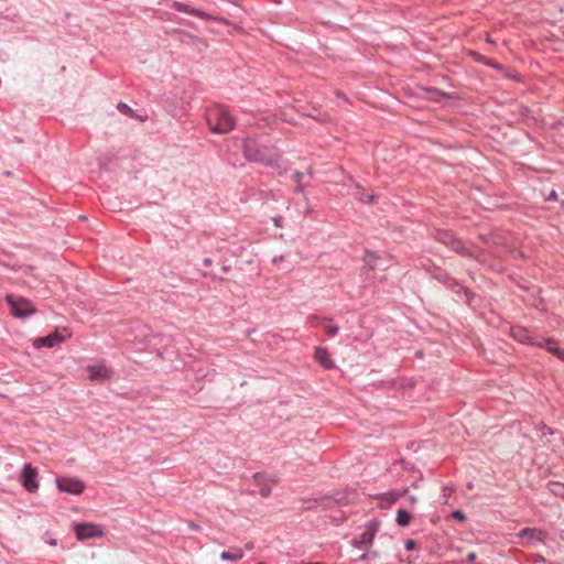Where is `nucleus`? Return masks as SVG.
<instances>
[{
  "mask_svg": "<svg viewBox=\"0 0 564 564\" xmlns=\"http://www.w3.org/2000/svg\"><path fill=\"white\" fill-rule=\"evenodd\" d=\"M252 480H253L254 485L260 488L259 494L263 498H267L270 496L271 487H272V485H274L276 482L275 476L269 475L265 473H256L252 476Z\"/></svg>",
  "mask_w": 564,
  "mask_h": 564,
  "instance_id": "nucleus-9",
  "label": "nucleus"
},
{
  "mask_svg": "<svg viewBox=\"0 0 564 564\" xmlns=\"http://www.w3.org/2000/svg\"><path fill=\"white\" fill-rule=\"evenodd\" d=\"M253 547L252 543L247 544V549L251 550Z\"/></svg>",
  "mask_w": 564,
  "mask_h": 564,
  "instance_id": "nucleus-40",
  "label": "nucleus"
},
{
  "mask_svg": "<svg viewBox=\"0 0 564 564\" xmlns=\"http://www.w3.org/2000/svg\"><path fill=\"white\" fill-rule=\"evenodd\" d=\"M398 499H399V494L391 491V492L384 494L378 498V500H379L378 506L382 509L390 508L393 503L397 502Z\"/></svg>",
  "mask_w": 564,
  "mask_h": 564,
  "instance_id": "nucleus-17",
  "label": "nucleus"
},
{
  "mask_svg": "<svg viewBox=\"0 0 564 564\" xmlns=\"http://www.w3.org/2000/svg\"><path fill=\"white\" fill-rule=\"evenodd\" d=\"M378 528L379 523L377 521H369L366 525V530L352 541V544L358 549H366L371 545Z\"/></svg>",
  "mask_w": 564,
  "mask_h": 564,
  "instance_id": "nucleus-8",
  "label": "nucleus"
},
{
  "mask_svg": "<svg viewBox=\"0 0 564 564\" xmlns=\"http://www.w3.org/2000/svg\"><path fill=\"white\" fill-rule=\"evenodd\" d=\"M273 221L276 227H282V218L281 217L273 218Z\"/></svg>",
  "mask_w": 564,
  "mask_h": 564,
  "instance_id": "nucleus-33",
  "label": "nucleus"
},
{
  "mask_svg": "<svg viewBox=\"0 0 564 564\" xmlns=\"http://www.w3.org/2000/svg\"><path fill=\"white\" fill-rule=\"evenodd\" d=\"M117 109L118 111L126 116V117H129V118H132V119H135L138 121H145L148 119V115L147 113H141V112H138V111H134L129 105H127L126 102H119L117 105Z\"/></svg>",
  "mask_w": 564,
  "mask_h": 564,
  "instance_id": "nucleus-16",
  "label": "nucleus"
},
{
  "mask_svg": "<svg viewBox=\"0 0 564 564\" xmlns=\"http://www.w3.org/2000/svg\"><path fill=\"white\" fill-rule=\"evenodd\" d=\"M547 489L551 494L564 500V482L550 481L547 484Z\"/></svg>",
  "mask_w": 564,
  "mask_h": 564,
  "instance_id": "nucleus-19",
  "label": "nucleus"
},
{
  "mask_svg": "<svg viewBox=\"0 0 564 564\" xmlns=\"http://www.w3.org/2000/svg\"><path fill=\"white\" fill-rule=\"evenodd\" d=\"M295 192L296 193H303L304 192V185L302 183H296Z\"/></svg>",
  "mask_w": 564,
  "mask_h": 564,
  "instance_id": "nucleus-32",
  "label": "nucleus"
},
{
  "mask_svg": "<svg viewBox=\"0 0 564 564\" xmlns=\"http://www.w3.org/2000/svg\"><path fill=\"white\" fill-rule=\"evenodd\" d=\"M243 557V552L239 547H235L230 551H224L220 554V558L224 561H239Z\"/></svg>",
  "mask_w": 564,
  "mask_h": 564,
  "instance_id": "nucleus-18",
  "label": "nucleus"
},
{
  "mask_svg": "<svg viewBox=\"0 0 564 564\" xmlns=\"http://www.w3.org/2000/svg\"><path fill=\"white\" fill-rule=\"evenodd\" d=\"M426 93H427L429 95L434 94V91H432V90H425V94H426Z\"/></svg>",
  "mask_w": 564,
  "mask_h": 564,
  "instance_id": "nucleus-42",
  "label": "nucleus"
},
{
  "mask_svg": "<svg viewBox=\"0 0 564 564\" xmlns=\"http://www.w3.org/2000/svg\"><path fill=\"white\" fill-rule=\"evenodd\" d=\"M301 564H325V563H322V562H308V563H304V562H302Z\"/></svg>",
  "mask_w": 564,
  "mask_h": 564,
  "instance_id": "nucleus-39",
  "label": "nucleus"
},
{
  "mask_svg": "<svg viewBox=\"0 0 564 564\" xmlns=\"http://www.w3.org/2000/svg\"><path fill=\"white\" fill-rule=\"evenodd\" d=\"M203 263H204V265H205V267H210V265H212V263H213V261H212V259H209V258H205V259L203 260Z\"/></svg>",
  "mask_w": 564,
  "mask_h": 564,
  "instance_id": "nucleus-35",
  "label": "nucleus"
},
{
  "mask_svg": "<svg viewBox=\"0 0 564 564\" xmlns=\"http://www.w3.org/2000/svg\"><path fill=\"white\" fill-rule=\"evenodd\" d=\"M45 542L52 546H56L57 545V540L56 539H53V538H50V539H45Z\"/></svg>",
  "mask_w": 564,
  "mask_h": 564,
  "instance_id": "nucleus-31",
  "label": "nucleus"
},
{
  "mask_svg": "<svg viewBox=\"0 0 564 564\" xmlns=\"http://www.w3.org/2000/svg\"><path fill=\"white\" fill-rule=\"evenodd\" d=\"M314 359L316 360V362H318L322 367L326 369H333L335 367V364L328 350L325 347H315Z\"/></svg>",
  "mask_w": 564,
  "mask_h": 564,
  "instance_id": "nucleus-14",
  "label": "nucleus"
},
{
  "mask_svg": "<svg viewBox=\"0 0 564 564\" xmlns=\"http://www.w3.org/2000/svg\"><path fill=\"white\" fill-rule=\"evenodd\" d=\"M533 561H534L535 564H544L545 563L544 557L541 556V555H535Z\"/></svg>",
  "mask_w": 564,
  "mask_h": 564,
  "instance_id": "nucleus-29",
  "label": "nucleus"
},
{
  "mask_svg": "<svg viewBox=\"0 0 564 564\" xmlns=\"http://www.w3.org/2000/svg\"><path fill=\"white\" fill-rule=\"evenodd\" d=\"M475 558H476V554H475V553H469V554H468V556H467V561H468L469 563L474 562V561H475Z\"/></svg>",
  "mask_w": 564,
  "mask_h": 564,
  "instance_id": "nucleus-36",
  "label": "nucleus"
},
{
  "mask_svg": "<svg viewBox=\"0 0 564 564\" xmlns=\"http://www.w3.org/2000/svg\"><path fill=\"white\" fill-rule=\"evenodd\" d=\"M377 256L373 252H367L364 261L372 269L376 265Z\"/></svg>",
  "mask_w": 564,
  "mask_h": 564,
  "instance_id": "nucleus-23",
  "label": "nucleus"
},
{
  "mask_svg": "<svg viewBox=\"0 0 564 564\" xmlns=\"http://www.w3.org/2000/svg\"><path fill=\"white\" fill-rule=\"evenodd\" d=\"M74 530L76 538L80 541L104 535V530L100 525L88 522L76 524Z\"/></svg>",
  "mask_w": 564,
  "mask_h": 564,
  "instance_id": "nucleus-6",
  "label": "nucleus"
},
{
  "mask_svg": "<svg viewBox=\"0 0 564 564\" xmlns=\"http://www.w3.org/2000/svg\"><path fill=\"white\" fill-rule=\"evenodd\" d=\"M56 485L59 491L72 495H80L85 489V484L74 477H58Z\"/></svg>",
  "mask_w": 564,
  "mask_h": 564,
  "instance_id": "nucleus-5",
  "label": "nucleus"
},
{
  "mask_svg": "<svg viewBox=\"0 0 564 564\" xmlns=\"http://www.w3.org/2000/svg\"><path fill=\"white\" fill-rule=\"evenodd\" d=\"M405 549L408 551H412V550L416 549V542L413 541V540H406L405 541Z\"/></svg>",
  "mask_w": 564,
  "mask_h": 564,
  "instance_id": "nucleus-27",
  "label": "nucleus"
},
{
  "mask_svg": "<svg viewBox=\"0 0 564 564\" xmlns=\"http://www.w3.org/2000/svg\"><path fill=\"white\" fill-rule=\"evenodd\" d=\"M555 198H556V193L554 191H552L547 199H555Z\"/></svg>",
  "mask_w": 564,
  "mask_h": 564,
  "instance_id": "nucleus-38",
  "label": "nucleus"
},
{
  "mask_svg": "<svg viewBox=\"0 0 564 564\" xmlns=\"http://www.w3.org/2000/svg\"><path fill=\"white\" fill-rule=\"evenodd\" d=\"M69 336L70 333L66 328H64L62 332L56 330L47 336L37 338L35 346L53 348L54 346L63 343Z\"/></svg>",
  "mask_w": 564,
  "mask_h": 564,
  "instance_id": "nucleus-10",
  "label": "nucleus"
},
{
  "mask_svg": "<svg viewBox=\"0 0 564 564\" xmlns=\"http://www.w3.org/2000/svg\"><path fill=\"white\" fill-rule=\"evenodd\" d=\"M223 271L228 272V271H229V268H228V267H224V268H223Z\"/></svg>",
  "mask_w": 564,
  "mask_h": 564,
  "instance_id": "nucleus-41",
  "label": "nucleus"
},
{
  "mask_svg": "<svg viewBox=\"0 0 564 564\" xmlns=\"http://www.w3.org/2000/svg\"><path fill=\"white\" fill-rule=\"evenodd\" d=\"M410 520L411 514L409 511H406L405 509L398 510L395 521L400 527H406L410 523Z\"/></svg>",
  "mask_w": 564,
  "mask_h": 564,
  "instance_id": "nucleus-20",
  "label": "nucleus"
},
{
  "mask_svg": "<svg viewBox=\"0 0 564 564\" xmlns=\"http://www.w3.org/2000/svg\"><path fill=\"white\" fill-rule=\"evenodd\" d=\"M545 532L540 529H533V528H524L519 532V536L528 544H535L539 542H543L545 538Z\"/></svg>",
  "mask_w": 564,
  "mask_h": 564,
  "instance_id": "nucleus-13",
  "label": "nucleus"
},
{
  "mask_svg": "<svg viewBox=\"0 0 564 564\" xmlns=\"http://www.w3.org/2000/svg\"><path fill=\"white\" fill-rule=\"evenodd\" d=\"M88 377L93 381H105L110 379L111 370L105 365L89 366L87 368Z\"/></svg>",
  "mask_w": 564,
  "mask_h": 564,
  "instance_id": "nucleus-12",
  "label": "nucleus"
},
{
  "mask_svg": "<svg viewBox=\"0 0 564 564\" xmlns=\"http://www.w3.org/2000/svg\"><path fill=\"white\" fill-rule=\"evenodd\" d=\"M303 502H304V509H306V510H311V509H313V508H314V506H315L317 502H319V500H317V499H311V498H310V499L304 500Z\"/></svg>",
  "mask_w": 564,
  "mask_h": 564,
  "instance_id": "nucleus-25",
  "label": "nucleus"
},
{
  "mask_svg": "<svg viewBox=\"0 0 564 564\" xmlns=\"http://www.w3.org/2000/svg\"><path fill=\"white\" fill-rule=\"evenodd\" d=\"M173 8L178 12H185L188 14H193L200 19L223 21L221 19L213 18L212 15L207 14L206 12L194 9V8L189 7L188 4H185L182 2H174Z\"/></svg>",
  "mask_w": 564,
  "mask_h": 564,
  "instance_id": "nucleus-15",
  "label": "nucleus"
},
{
  "mask_svg": "<svg viewBox=\"0 0 564 564\" xmlns=\"http://www.w3.org/2000/svg\"><path fill=\"white\" fill-rule=\"evenodd\" d=\"M234 145L243 151L248 161L261 163L278 170L279 173L285 170L281 164V154L274 145L268 143H234Z\"/></svg>",
  "mask_w": 564,
  "mask_h": 564,
  "instance_id": "nucleus-1",
  "label": "nucleus"
},
{
  "mask_svg": "<svg viewBox=\"0 0 564 564\" xmlns=\"http://www.w3.org/2000/svg\"><path fill=\"white\" fill-rule=\"evenodd\" d=\"M338 330L339 328L336 325L326 326V333L329 337H334L335 335H337Z\"/></svg>",
  "mask_w": 564,
  "mask_h": 564,
  "instance_id": "nucleus-24",
  "label": "nucleus"
},
{
  "mask_svg": "<svg viewBox=\"0 0 564 564\" xmlns=\"http://www.w3.org/2000/svg\"><path fill=\"white\" fill-rule=\"evenodd\" d=\"M510 336L521 344L545 348L564 361V349L560 348L553 338L538 337L530 329L519 325L510 328Z\"/></svg>",
  "mask_w": 564,
  "mask_h": 564,
  "instance_id": "nucleus-2",
  "label": "nucleus"
},
{
  "mask_svg": "<svg viewBox=\"0 0 564 564\" xmlns=\"http://www.w3.org/2000/svg\"><path fill=\"white\" fill-rule=\"evenodd\" d=\"M307 321H308L311 324L316 325V324H318V323H328V322H332V318H330V317H323V318H321V317H318L317 315L312 314V315H310V316L307 317Z\"/></svg>",
  "mask_w": 564,
  "mask_h": 564,
  "instance_id": "nucleus-22",
  "label": "nucleus"
},
{
  "mask_svg": "<svg viewBox=\"0 0 564 564\" xmlns=\"http://www.w3.org/2000/svg\"><path fill=\"white\" fill-rule=\"evenodd\" d=\"M357 188H358V192L355 193L356 198H358L361 202L373 203V200H375L373 195L365 194L364 191H361L359 188V186Z\"/></svg>",
  "mask_w": 564,
  "mask_h": 564,
  "instance_id": "nucleus-21",
  "label": "nucleus"
},
{
  "mask_svg": "<svg viewBox=\"0 0 564 564\" xmlns=\"http://www.w3.org/2000/svg\"><path fill=\"white\" fill-rule=\"evenodd\" d=\"M188 527H189V529H192V530H198V529L200 528L198 524H196V523H194V522H189V523H188Z\"/></svg>",
  "mask_w": 564,
  "mask_h": 564,
  "instance_id": "nucleus-37",
  "label": "nucleus"
},
{
  "mask_svg": "<svg viewBox=\"0 0 564 564\" xmlns=\"http://www.w3.org/2000/svg\"><path fill=\"white\" fill-rule=\"evenodd\" d=\"M436 240L444 243L445 246H448L452 250L462 253V254H469L466 252V248L459 239H457L452 232L449 231H437L435 235Z\"/></svg>",
  "mask_w": 564,
  "mask_h": 564,
  "instance_id": "nucleus-11",
  "label": "nucleus"
},
{
  "mask_svg": "<svg viewBox=\"0 0 564 564\" xmlns=\"http://www.w3.org/2000/svg\"><path fill=\"white\" fill-rule=\"evenodd\" d=\"M20 481L29 492L36 491L39 488L36 468L31 464H25L20 475Z\"/></svg>",
  "mask_w": 564,
  "mask_h": 564,
  "instance_id": "nucleus-7",
  "label": "nucleus"
},
{
  "mask_svg": "<svg viewBox=\"0 0 564 564\" xmlns=\"http://www.w3.org/2000/svg\"><path fill=\"white\" fill-rule=\"evenodd\" d=\"M206 121L210 131L224 134L234 130L236 120L230 113L228 107L224 105H214L206 110Z\"/></svg>",
  "mask_w": 564,
  "mask_h": 564,
  "instance_id": "nucleus-3",
  "label": "nucleus"
},
{
  "mask_svg": "<svg viewBox=\"0 0 564 564\" xmlns=\"http://www.w3.org/2000/svg\"><path fill=\"white\" fill-rule=\"evenodd\" d=\"M304 174L302 172H299L296 171L294 174H293V180L296 182V183H302V178H303Z\"/></svg>",
  "mask_w": 564,
  "mask_h": 564,
  "instance_id": "nucleus-28",
  "label": "nucleus"
},
{
  "mask_svg": "<svg viewBox=\"0 0 564 564\" xmlns=\"http://www.w3.org/2000/svg\"><path fill=\"white\" fill-rule=\"evenodd\" d=\"M406 561L411 564L412 563V560L410 556L406 557Z\"/></svg>",
  "mask_w": 564,
  "mask_h": 564,
  "instance_id": "nucleus-43",
  "label": "nucleus"
},
{
  "mask_svg": "<svg viewBox=\"0 0 564 564\" xmlns=\"http://www.w3.org/2000/svg\"><path fill=\"white\" fill-rule=\"evenodd\" d=\"M451 494H452V489L446 488L444 490V498H445L444 502H447V498H448V496H451Z\"/></svg>",
  "mask_w": 564,
  "mask_h": 564,
  "instance_id": "nucleus-34",
  "label": "nucleus"
},
{
  "mask_svg": "<svg viewBox=\"0 0 564 564\" xmlns=\"http://www.w3.org/2000/svg\"><path fill=\"white\" fill-rule=\"evenodd\" d=\"M452 517H453V519L458 520L460 522L466 520V516H465V513L462 510H455L452 513Z\"/></svg>",
  "mask_w": 564,
  "mask_h": 564,
  "instance_id": "nucleus-26",
  "label": "nucleus"
},
{
  "mask_svg": "<svg viewBox=\"0 0 564 564\" xmlns=\"http://www.w3.org/2000/svg\"><path fill=\"white\" fill-rule=\"evenodd\" d=\"M541 431H542L543 435L552 434L553 433V431L549 426H546V425H543Z\"/></svg>",
  "mask_w": 564,
  "mask_h": 564,
  "instance_id": "nucleus-30",
  "label": "nucleus"
},
{
  "mask_svg": "<svg viewBox=\"0 0 564 564\" xmlns=\"http://www.w3.org/2000/svg\"><path fill=\"white\" fill-rule=\"evenodd\" d=\"M7 302L10 305L11 313L19 318H25L35 313L34 305L24 297L7 295Z\"/></svg>",
  "mask_w": 564,
  "mask_h": 564,
  "instance_id": "nucleus-4",
  "label": "nucleus"
}]
</instances>
